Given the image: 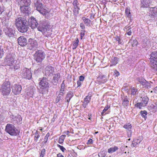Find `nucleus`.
Wrapping results in <instances>:
<instances>
[{"label":"nucleus","mask_w":157,"mask_h":157,"mask_svg":"<svg viewBox=\"0 0 157 157\" xmlns=\"http://www.w3.org/2000/svg\"><path fill=\"white\" fill-rule=\"evenodd\" d=\"M15 25L18 31L21 33L26 32L29 28L27 21L21 17H17L15 19Z\"/></svg>","instance_id":"f257e3e1"},{"label":"nucleus","mask_w":157,"mask_h":157,"mask_svg":"<svg viewBox=\"0 0 157 157\" xmlns=\"http://www.w3.org/2000/svg\"><path fill=\"white\" fill-rule=\"evenodd\" d=\"M2 23L3 31L6 35L10 37H13L14 36L15 31L11 26V23L6 20L3 21Z\"/></svg>","instance_id":"f03ea898"},{"label":"nucleus","mask_w":157,"mask_h":157,"mask_svg":"<svg viewBox=\"0 0 157 157\" xmlns=\"http://www.w3.org/2000/svg\"><path fill=\"white\" fill-rule=\"evenodd\" d=\"M34 4L36 10L41 14L44 15L49 12V10L42 5L41 0H34Z\"/></svg>","instance_id":"7ed1b4c3"},{"label":"nucleus","mask_w":157,"mask_h":157,"mask_svg":"<svg viewBox=\"0 0 157 157\" xmlns=\"http://www.w3.org/2000/svg\"><path fill=\"white\" fill-rule=\"evenodd\" d=\"M10 83L8 81H5L2 85L0 91L2 94L4 96H7L11 91Z\"/></svg>","instance_id":"20e7f679"},{"label":"nucleus","mask_w":157,"mask_h":157,"mask_svg":"<svg viewBox=\"0 0 157 157\" xmlns=\"http://www.w3.org/2000/svg\"><path fill=\"white\" fill-rule=\"evenodd\" d=\"M5 61L6 65L9 66L10 68L15 70L20 68L19 61L14 60L12 57L7 58Z\"/></svg>","instance_id":"39448f33"},{"label":"nucleus","mask_w":157,"mask_h":157,"mask_svg":"<svg viewBox=\"0 0 157 157\" xmlns=\"http://www.w3.org/2000/svg\"><path fill=\"white\" fill-rule=\"evenodd\" d=\"M6 131L11 136H16L19 134V130L11 124H7L6 127Z\"/></svg>","instance_id":"423d86ee"},{"label":"nucleus","mask_w":157,"mask_h":157,"mask_svg":"<svg viewBox=\"0 0 157 157\" xmlns=\"http://www.w3.org/2000/svg\"><path fill=\"white\" fill-rule=\"evenodd\" d=\"M150 61L151 67L157 71V51L152 52L150 55Z\"/></svg>","instance_id":"0eeeda50"},{"label":"nucleus","mask_w":157,"mask_h":157,"mask_svg":"<svg viewBox=\"0 0 157 157\" xmlns=\"http://www.w3.org/2000/svg\"><path fill=\"white\" fill-rule=\"evenodd\" d=\"M38 47L36 41L33 39L30 38L29 40L28 43V48L30 50H34Z\"/></svg>","instance_id":"6e6552de"},{"label":"nucleus","mask_w":157,"mask_h":157,"mask_svg":"<svg viewBox=\"0 0 157 157\" xmlns=\"http://www.w3.org/2000/svg\"><path fill=\"white\" fill-rule=\"evenodd\" d=\"M45 57V54L42 51L38 50L36 52L35 58L37 62H41Z\"/></svg>","instance_id":"1a4fd4ad"},{"label":"nucleus","mask_w":157,"mask_h":157,"mask_svg":"<svg viewBox=\"0 0 157 157\" xmlns=\"http://www.w3.org/2000/svg\"><path fill=\"white\" fill-rule=\"evenodd\" d=\"M22 76L23 78L26 79H30L32 77L31 71L28 69L25 68L23 69L22 72Z\"/></svg>","instance_id":"9d476101"},{"label":"nucleus","mask_w":157,"mask_h":157,"mask_svg":"<svg viewBox=\"0 0 157 157\" xmlns=\"http://www.w3.org/2000/svg\"><path fill=\"white\" fill-rule=\"evenodd\" d=\"M55 69L53 67L51 66H48L45 68V73L46 76L51 77L54 72Z\"/></svg>","instance_id":"9b49d317"},{"label":"nucleus","mask_w":157,"mask_h":157,"mask_svg":"<svg viewBox=\"0 0 157 157\" xmlns=\"http://www.w3.org/2000/svg\"><path fill=\"white\" fill-rule=\"evenodd\" d=\"M12 92L15 95L19 94L22 90L21 86L20 85L15 84L12 87Z\"/></svg>","instance_id":"f8f14e48"},{"label":"nucleus","mask_w":157,"mask_h":157,"mask_svg":"<svg viewBox=\"0 0 157 157\" xmlns=\"http://www.w3.org/2000/svg\"><path fill=\"white\" fill-rule=\"evenodd\" d=\"M46 78H43L39 83V87L40 89L44 90L49 86V83L47 81Z\"/></svg>","instance_id":"ddd939ff"},{"label":"nucleus","mask_w":157,"mask_h":157,"mask_svg":"<svg viewBox=\"0 0 157 157\" xmlns=\"http://www.w3.org/2000/svg\"><path fill=\"white\" fill-rule=\"evenodd\" d=\"M29 25L32 29L37 27L38 23L36 19L33 17H31L29 20Z\"/></svg>","instance_id":"4468645a"},{"label":"nucleus","mask_w":157,"mask_h":157,"mask_svg":"<svg viewBox=\"0 0 157 157\" xmlns=\"http://www.w3.org/2000/svg\"><path fill=\"white\" fill-rule=\"evenodd\" d=\"M123 128L126 129V131L128 133V137H129L131 136L132 130L131 129L132 126L130 123H127L125 124L123 126Z\"/></svg>","instance_id":"2eb2a0df"},{"label":"nucleus","mask_w":157,"mask_h":157,"mask_svg":"<svg viewBox=\"0 0 157 157\" xmlns=\"http://www.w3.org/2000/svg\"><path fill=\"white\" fill-rule=\"evenodd\" d=\"M18 44L21 46H24L27 44L26 39L23 36H21L17 39Z\"/></svg>","instance_id":"dca6fc26"},{"label":"nucleus","mask_w":157,"mask_h":157,"mask_svg":"<svg viewBox=\"0 0 157 157\" xmlns=\"http://www.w3.org/2000/svg\"><path fill=\"white\" fill-rule=\"evenodd\" d=\"M61 77V75L59 73L54 74L53 75V79L52 82L54 85H56L59 82V79Z\"/></svg>","instance_id":"f3484780"},{"label":"nucleus","mask_w":157,"mask_h":157,"mask_svg":"<svg viewBox=\"0 0 157 157\" xmlns=\"http://www.w3.org/2000/svg\"><path fill=\"white\" fill-rule=\"evenodd\" d=\"M157 8L156 7L150 8L149 15L151 17L157 16Z\"/></svg>","instance_id":"a211bd4d"},{"label":"nucleus","mask_w":157,"mask_h":157,"mask_svg":"<svg viewBox=\"0 0 157 157\" xmlns=\"http://www.w3.org/2000/svg\"><path fill=\"white\" fill-rule=\"evenodd\" d=\"M37 29L38 31L41 32L44 34L49 30V28L47 25H43L42 27L39 26Z\"/></svg>","instance_id":"6ab92c4d"},{"label":"nucleus","mask_w":157,"mask_h":157,"mask_svg":"<svg viewBox=\"0 0 157 157\" xmlns=\"http://www.w3.org/2000/svg\"><path fill=\"white\" fill-rule=\"evenodd\" d=\"M107 81L106 77L104 75L100 76L97 78V81L99 84L104 83Z\"/></svg>","instance_id":"aec40b11"},{"label":"nucleus","mask_w":157,"mask_h":157,"mask_svg":"<svg viewBox=\"0 0 157 157\" xmlns=\"http://www.w3.org/2000/svg\"><path fill=\"white\" fill-rule=\"evenodd\" d=\"M121 99L122 101V105H123L124 107L128 106L129 104V101L127 96H122Z\"/></svg>","instance_id":"412c9836"},{"label":"nucleus","mask_w":157,"mask_h":157,"mask_svg":"<svg viewBox=\"0 0 157 157\" xmlns=\"http://www.w3.org/2000/svg\"><path fill=\"white\" fill-rule=\"evenodd\" d=\"M17 2L20 6L29 5L31 3L30 0H17Z\"/></svg>","instance_id":"4be33fe9"},{"label":"nucleus","mask_w":157,"mask_h":157,"mask_svg":"<svg viewBox=\"0 0 157 157\" xmlns=\"http://www.w3.org/2000/svg\"><path fill=\"white\" fill-rule=\"evenodd\" d=\"M29 5H23L20 6L21 11L24 13H29V12L30 8L28 7Z\"/></svg>","instance_id":"5701e85b"},{"label":"nucleus","mask_w":157,"mask_h":157,"mask_svg":"<svg viewBox=\"0 0 157 157\" xmlns=\"http://www.w3.org/2000/svg\"><path fill=\"white\" fill-rule=\"evenodd\" d=\"M151 2V0H142L141 3V6L143 8H147L149 6Z\"/></svg>","instance_id":"b1692460"},{"label":"nucleus","mask_w":157,"mask_h":157,"mask_svg":"<svg viewBox=\"0 0 157 157\" xmlns=\"http://www.w3.org/2000/svg\"><path fill=\"white\" fill-rule=\"evenodd\" d=\"M91 98V96L88 95L86 96L85 98L84 99V101L82 105L83 107L85 108L86 107L88 103L90 101Z\"/></svg>","instance_id":"393cba45"},{"label":"nucleus","mask_w":157,"mask_h":157,"mask_svg":"<svg viewBox=\"0 0 157 157\" xmlns=\"http://www.w3.org/2000/svg\"><path fill=\"white\" fill-rule=\"evenodd\" d=\"M12 119H13L14 122L17 123H19L22 121V118L21 116L18 115L16 117L12 116L11 117Z\"/></svg>","instance_id":"a878e982"},{"label":"nucleus","mask_w":157,"mask_h":157,"mask_svg":"<svg viewBox=\"0 0 157 157\" xmlns=\"http://www.w3.org/2000/svg\"><path fill=\"white\" fill-rule=\"evenodd\" d=\"M29 89L28 90L27 92V95L29 96V97H33L35 89L32 87H30Z\"/></svg>","instance_id":"bb28decb"},{"label":"nucleus","mask_w":157,"mask_h":157,"mask_svg":"<svg viewBox=\"0 0 157 157\" xmlns=\"http://www.w3.org/2000/svg\"><path fill=\"white\" fill-rule=\"evenodd\" d=\"M110 108V106L109 105H106L104 109L103 110L102 112L101 113V115L104 116L106 114L109 113L110 111L108 110V109Z\"/></svg>","instance_id":"cd10ccee"},{"label":"nucleus","mask_w":157,"mask_h":157,"mask_svg":"<svg viewBox=\"0 0 157 157\" xmlns=\"http://www.w3.org/2000/svg\"><path fill=\"white\" fill-rule=\"evenodd\" d=\"M73 96V93L71 91H69L67 94L66 99L67 100V102L68 103L72 97Z\"/></svg>","instance_id":"c85d7f7f"},{"label":"nucleus","mask_w":157,"mask_h":157,"mask_svg":"<svg viewBox=\"0 0 157 157\" xmlns=\"http://www.w3.org/2000/svg\"><path fill=\"white\" fill-rule=\"evenodd\" d=\"M82 19L84 23L86 24V26H90L91 23V20L88 18H86L85 17H83Z\"/></svg>","instance_id":"c756f323"},{"label":"nucleus","mask_w":157,"mask_h":157,"mask_svg":"<svg viewBox=\"0 0 157 157\" xmlns=\"http://www.w3.org/2000/svg\"><path fill=\"white\" fill-rule=\"evenodd\" d=\"M118 58L116 57H115L112 59L111 61V64L110 65V67L113 65H115L118 63Z\"/></svg>","instance_id":"7c9ffc66"},{"label":"nucleus","mask_w":157,"mask_h":157,"mask_svg":"<svg viewBox=\"0 0 157 157\" xmlns=\"http://www.w3.org/2000/svg\"><path fill=\"white\" fill-rule=\"evenodd\" d=\"M118 147L116 146H115L113 147H111L108 150V152L109 153H112L118 149Z\"/></svg>","instance_id":"2f4dec72"},{"label":"nucleus","mask_w":157,"mask_h":157,"mask_svg":"<svg viewBox=\"0 0 157 157\" xmlns=\"http://www.w3.org/2000/svg\"><path fill=\"white\" fill-rule=\"evenodd\" d=\"M64 94V93H62L59 92V93L56 98V103H58L60 100L63 98V96Z\"/></svg>","instance_id":"473e14b6"},{"label":"nucleus","mask_w":157,"mask_h":157,"mask_svg":"<svg viewBox=\"0 0 157 157\" xmlns=\"http://www.w3.org/2000/svg\"><path fill=\"white\" fill-rule=\"evenodd\" d=\"M149 99L147 97L145 96L142 98L141 102L143 103L144 105H146Z\"/></svg>","instance_id":"72a5a7b5"},{"label":"nucleus","mask_w":157,"mask_h":157,"mask_svg":"<svg viewBox=\"0 0 157 157\" xmlns=\"http://www.w3.org/2000/svg\"><path fill=\"white\" fill-rule=\"evenodd\" d=\"M130 91L131 95H135L137 93V89L134 87H132L130 89Z\"/></svg>","instance_id":"f704fd0d"},{"label":"nucleus","mask_w":157,"mask_h":157,"mask_svg":"<svg viewBox=\"0 0 157 157\" xmlns=\"http://www.w3.org/2000/svg\"><path fill=\"white\" fill-rule=\"evenodd\" d=\"M64 82V80H63V81L62 83V84H61V86H60V88L59 92H61L62 93H64L65 86V85Z\"/></svg>","instance_id":"c9c22d12"},{"label":"nucleus","mask_w":157,"mask_h":157,"mask_svg":"<svg viewBox=\"0 0 157 157\" xmlns=\"http://www.w3.org/2000/svg\"><path fill=\"white\" fill-rule=\"evenodd\" d=\"M146 105H144L142 102L138 103L135 105V107L138 108L140 109H142L143 107H144Z\"/></svg>","instance_id":"e433bc0d"},{"label":"nucleus","mask_w":157,"mask_h":157,"mask_svg":"<svg viewBox=\"0 0 157 157\" xmlns=\"http://www.w3.org/2000/svg\"><path fill=\"white\" fill-rule=\"evenodd\" d=\"M137 80L139 83L142 84L143 86L145 82H146V80L142 77L138 78Z\"/></svg>","instance_id":"4c0bfd02"},{"label":"nucleus","mask_w":157,"mask_h":157,"mask_svg":"<svg viewBox=\"0 0 157 157\" xmlns=\"http://www.w3.org/2000/svg\"><path fill=\"white\" fill-rule=\"evenodd\" d=\"M79 40L78 38H76L73 43V49H75L78 45Z\"/></svg>","instance_id":"58836bf2"},{"label":"nucleus","mask_w":157,"mask_h":157,"mask_svg":"<svg viewBox=\"0 0 157 157\" xmlns=\"http://www.w3.org/2000/svg\"><path fill=\"white\" fill-rule=\"evenodd\" d=\"M125 13L126 16L129 18H130L131 17L130 10L128 8H126L125 10Z\"/></svg>","instance_id":"ea45409f"},{"label":"nucleus","mask_w":157,"mask_h":157,"mask_svg":"<svg viewBox=\"0 0 157 157\" xmlns=\"http://www.w3.org/2000/svg\"><path fill=\"white\" fill-rule=\"evenodd\" d=\"M4 53L3 47L0 45V58H2L3 56Z\"/></svg>","instance_id":"a19ab883"},{"label":"nucleus","mask_w":157,"mask_h":157,"mask_svg":"<svg viewBox=\"0 0 157 157\" xmlns=\"http://www.w3.org/2000/svg\"><path fill=\"white\" fill-rule=\"evenodd\" d=\"M140 113L142 116L143 117L145 118V117H147L146 116L147 114V112L146 111H140Z\"/></svg>","instance_id":"79ce46f5"},{"label":"nucleus","mask_w":157,"mask_h":157,"mask_svg":"<svg viewBox=\"0 0 157 157\" xmlns=\"http://www.w3.org/2000/svg\"><path fill=\"white\" fill-rule=\"evenodd\" d=\"M143 87L147 88H150V83L146 81V82L143 85Z\"/></svg>","instance_id":"37998d69"},{"label":"nucleus","mask_w":157,"mask_h":157,"mask_svg":"<svg viewBox=\"0 0 157 157\" xmlns=\"http://www.w3.org/2000/svg\"><path fill=\"white\" fill-rule=\"evenodd\" d=\"M130 26H129L127 27H126L125 29L127 30L128 32H127V34L128 35H131L132 33V30L131 28H129Z\"/></svg>","instance_id":"c03bdc74"},{"label":"nucleus","mask_w":157,"mask_h":157,"mask_svg":"<svg viewBox=\"0 0 157 157\" xmlns=\"http://www.w3.org/2000/svg\"><path fill=\"white\" fill-rule=\"evenodd\" d=\"M40 136V135L39 133L36 132L34 136V140L36 142H37L38 139L39 138Z\"/></svg>","instance_id":"a18cd8bd"},{"label":"nucleus","mask_w":157,"mask_h":157,"mask_svg":"<svg viewBox=\"0 0 157 157\" xmlns=\"http://www.w3.org/2000/svg\"><path fill=\"white\" fill-rule=\"evenodd\" d=\"M45 153V150L43 149L41 150L40 157H44Z\"/></svg>","instance_id":"49530a36"},{"label":"nucleus","mask_w":157,"mask_h":157,"mask_svg":"<svg viewBox=\"0 0 157 157\" xmlns=\"http://www.w3.org/2000/svg\"><path fill=\"white\" fill-rule=\"evenodd\" d=\"M57 146L59 147L60 150L63 152H64L66 150V149L63 146H61L59 144H57Z\"/></svg>","instance_id":"de8ad7c7"},{"label":"nucleus","mask_w":157,"mask_h":157,"mask_svg":"<svg viewBox=\"0 0 157 157\" xmlns=\"http://www.w3.org/2000/svg\"><path fill=\"white\" fill-rule=\"evenodd\" d=\"M85 31L84 30H81V31L80 36H81V39H82L83 37L85 35Z\"/></svg>","instance_id":"09e8293b"},{"label":"nucleus","mask_w":157,"mask_h":157,"mask_svg":"<svg viewBox=\"0 0 157 157\" xmlns=\"http://www.w3.org/2000/svg\"><path fill=\"white\" fill-rule=\"evenodd\" d=\"M138 42L136 40H134L133 41L132 43V46L134 47V46H136Z\"/></svg>","instance_id":"8fccbe9b"},{"label":"nucleus","mask_w":157,"mask_h":157,"mask_svg":"<svg viewBox=\"0 0 157 157\" xmlns=\"http://www.w3.org/2000/svg\"><path fill=\"white\" fill-rule=\"evenodd\" d=\"M116 41H117L118 43L119 44H121V40L120 38L118 36H117L116 37Z\"/></svg>","instance_id":"3c124183"},{"label":"nucleus","mask_w":157,"mask_h":157,"mask_svg":"<svg viewBox=\"0 0 157 157\" xmlns=\"http://www.w3.org/2000/svg\"><path fill=\"white\" fill-rule=\"evenodd\" d=\"M79 8H75L74 9L73 12L75 14L77 15L78 13Z\"/></svg>","instance_id":"603ef678"},{"label":"nucleus","mask_w":157,"mask_h":157,"mask_svg":"<svg viewBox=\"0 0 157 157\" xmlns=\"http://www.w3.org/2000/svg\"><path fill=\"white\" fill-rule=\"evenodd\" d=\"M133 141L135 142V143H136L137 144H138L140 142L141 140L139 139H137L134 140Z\"/></svg>","instance_id":"864d4df0"},{"label":"nucleus","mask_w":157,"mask_h":157,"mask_svg":"<svg viewBox=\"0 0 157 157\" xmlns=\"http://www.w3.org/2000/svg\"><path fill=\"white\" fill-rule=\"evenodd\" d=\"M93 143V141L91 139H90L88 140L87 144H92Z\"/></svg>","instance_id":"5fc2aeb1"},{"label":"nucleus","mask_w":157,"mask_h":157,"mask_svg":"<svg viewBox=\"0 0 157 157\" xmlns=\"http://www.w3.org/2000/svg\"><path fill=\"white\" fill-rule=\"evenodd\" d=\"M80 27L82 29H84L85 28V26L82 23H80Z\"/></svg>","instance_id":"6e6d98bb"},{"label":"nucleus","mask_w":157,"mask_h":157,"mask_svg":"<svg viewBox=\"0 0 157 157\" xmlns=\"http://www.w3.org/2000/svg\"><path fill=\"white\" fill-rule=\"evenodd\" d=\"M138 144L135 143L134 141L132 142V144L131 145V146L132 147H134L136 146Z\"/></svg>","instance_id":"4d7b16f0"},{"label":"nucleus","mask_w":157,"mask_h":157,"mask_svg":"<svg viewBox=\"0 0 157 157\" xmlns=\"http://www.w3.org/2000/svg\"><path fill=\"white\" fill-rule=\"evenodd\" d=\"M84 79V77L82 75L80 76L79 77V80L80 81H83Z\"/></svg>","instance_id":"13d9d810"},{"label":"nucleus","mask_w":157,"mask_h":157,"mask_svg":"<svg viewBox=\"0 0 157 157\" xmlns=\"http://www.w3.org/2000/svg\"><path fill=\"white\" fill-rule=\"evenodd\" d=\"M73 5L74 6L78 5V2L77 0H74L73 2Z\"/></svg>","instance_id":"bf43d9fd"},{"label":"nucleus","mask_w":157,"mask_h":157,"mask_svg":"<svg viewBox=\"0 0 157 157\" xmlns=\"http://www.w3.org/2000/svg\"><path fill=\"white\" fill-rule=\"evenodd\" d=\"M152 106H151V107H152L153 108L155 109H157V102H156L155 104V105H152Z\"/></svg>","instance_id":"052dcab7"},{"label":"nucleus","mask_w":157,"mask_h":157,"mask_svg":"<svg viewBox=\"0 0 157 157\" xmlns=\"http://www.w3.org/2000/svg\"><path fill=\"white\" fill-rule=\"evenodd\" d=\"M4 10L3 7L2 6H0V15L2 13Z\"/></svg>","instance_id":"680f3d73"},{"label":"nucleus","mask_w":157,"mask_h":157,"mask_svg":"<svg viewBox=\"0 0 157 157\" xmlns=\"http://www.w3.org/2000/svg\"><path fill=\"white\" fill-rule=\"evenodd\" d=\"M66 136V135H62L61 137H60V138L59 139V142H63V140H62V139H61V137H65Z\"/></svg>","instance_id":"e2e57ef3"},{"label":"nucleus","mask_w":157,"mask_h":157,"mask_svg":"<svg viewBox=\"0 0 157 157\" xmlns=\"http://www.w3.org/2000/svg\"><path fill=\"white\" fill-rule=\"evenodd\" d=\"M77 84L78 85V87L79 86H80L81 85L82 83L81 81H77Z\"/></svg>","instance_id":"0e129e2a"},{"label":"nucleus","mask_w":157,"mask_h":157,"mask_svg":"<svg viewBox=\"0 0 157 157\" xmlns=\"http://www.w3.org/2000/svg\"><path fill=\"white\" fill-rule=\"evenodd\" d=\"M57 157H64L63 156L61 153H59L57 155Z\"/></svg>","instance_id":"69168bd1"},{"label":"nucleus","mask_w":157,"mask_h":157,"mask_svg":"<svg viewBox=\"0 0 157 157\" xmlns=\"http://www.w3.org/2000/svg\"><path fill=\"white\" fill-rule=\"evenodd\" d=\"M48 139V138L45 136L44 141L45 142H47Z\"/></svg>","instance_id":"338daca9"},{"label":"nucleus","mask_w":157,"mask_h":157,"mask_svg":"<svg viewBox=\"0 0 157 157\" xmlns=\"http://www.w3.org/2000/svg\"><path fill=\"white\" fill-rule=\"evenodd\" d=\"M50 136V134L49 133H48L46 135L45 137H47L48 138L49 136Z\"/></svg>","instance_id":"774afa93"}]
</instances>
